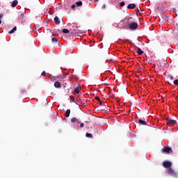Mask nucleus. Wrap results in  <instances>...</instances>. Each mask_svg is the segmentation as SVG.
<instances>
[{
  "label": "nucleus",
  "mask_w": 178,
  "mask_h": 178,
  "mask_svg": "<svg viewBox=\"0 0 178 178\" xmlns=\"http://www.w3.org/2000/svg\"><path fill=\"white\" fill-rule=\"evenodd\" d=\"M54 23H55V24H57V25L60 24V21L59 20V18H58V16H55V17H54Z\"/></svg>",
  "instance_id": "nucleus-7"
},
{
  "label": "nucleus",
  "mask_w": 178,
  "mask_h": 178,
  "mask_svg": "<svg viewBox=\"0 0 178 178\" xmlns=\"http://www.w3.org/2000/svg\"><path fill=\"white\" fill-rule=\"evenodd\" d=\"M172 150L171 148H170L168 146H165L163 149V153H169L170 151Z\"/></svg>",
  "instance_id": "nucleus-5"
},
{
  "label": "nucleus",
  "mask_w": 178,
  "mask_h": 178,
  "mask_svg": "<svg viewBox=\"0 0 178 178\" xmlns=\"http://www.w3.org/2000/svg\"><path fill=\"white\" fill-rule=\"evenodd\" d=\"M172 10H174L175 13H177V9H176V8H172Z\"/></svg>",
  "instance_id": "nucleus-29"
},
{
  "label": "nucleus",
  "mask_w": 178,
  "mask_h": 178,
  "mask_svg": "<svg viewBox=\"0 0 178 178\" xmlns=\"http://www.w3.org/2000/svg\"><path fill=\"white\" fill-rule=\"evenodd\" d=\"M95 1V2H98L99 1V0H94Z\"/></svg>",
  "instance_id": "nucleus-33"
},
{
  "label": "nucleus",
  "mask_w": 178,
  "mask_h": 178,
  "mask_svg": "<svg viewBox=\"0 0 178 178\" xmlns=\"http://www.w3.org/2000/svg\"><path fill=\"white\" fill-rule=\"evenodd\" d=\"M18 1L17 0L13 1V3H11V7L15 8L16 6H17Z\"/></svg>",
  "instance_id": "nucleus-10"
},
{
  "label": "nucleus",
  "mask_w": 178,
  "mask_h": 178,
  "mask_svg": "<svg viewBox=\"0 0 178 178\" xmlns=\"http://www.w3.org/2000/svg\"><path fill=\"white\" fill-rule=\"evenodd\" d=\"M85 122H86V124H90V121H85Z\"/></svg>",
  "instance_id": "nucleus-32"
},
{
  "label": "nucleus",
  "mask_w": 178,
  "mask_h": 178,
  "mask_svg": "<svg viewBox=\"0 0 178 178\" xmlns=\"http://www.w3.org/2000/svg\"><path fill=\"white\" fill-rule=\"evenodd\" d=\"M138 123L142 126H146L147 124V123L145 120H143L141 119H138Z\"/></svg>",
  "instance_id": "nucleus-6"
},
{
  "label": "nucleus",
  "mask_w": 178,
  "mask_h": 178,
  "mask_svg": "<svg viewBox=\"0 0 178 178\" xmlns=\"http://www.w3.org/2000/svg\"><path fill=\"white\" fill-rule=\"evenodd\" d=\"M62 32H63V33L68 34L69 33V30L66 29H64L63 30H62Z\"/></svg>",
  "instance_id": "nucleus-20"
},
{
  "label": "nucleus",
  "mask_w": 178,
  "mask_h": 178,
  "mask_svg": "<svg viewBox=\"0 0 178 178\" xmlns=\"http://www.w3.org/2000/svg\"><path fill=\"white\" fill-rule=\"evenodd\" d=\"M168 174L170 175V177H177V172L172 170V168H168Z\"/></svg>",
  "instance_id": "nucleus-2"
},
{
  "label": "nucleus",
  "mask_w": 178,
  "mask_h": 178,
  "mask_svg": "<svg viewBox=\"0 0 178 178\" xmlns=\"http://www.w3.org/2000/svg\"><path fill=\"white\" fill-rule=\"evenodd\" d=\"M165 124H167L168 126H174L175 124H177V121L168 119L167 121H165Z\"/></svg>",
  "instance_id": "nucleus-3"
},
{
  "label": "nucleus",
  "mask_w": 178,
  "mask_h": 178,
  "mask_svg": "<svg viewBox=\"0 0 178 178\" xmlns=\"http://www.w3.org/2000/svg\"><path fill=\"white\" fill-rule=\"evenodd\" d=\"M80 127H81V128L84 127V123H81V124H80Z\"/></svg>",
  "instance_id": "nucleus-27"
},
{
  "label": "nucleus",
  "mask_w": 178,
  "mask_h": 178,
  "mask_svg": "<svg viewBox=\"0 0 178 178\" xmlns=\"http://www.w3.org/2000/svg\"><path fill=\"white\" fill-rule=\"evenodd\" d=\"M120 6L121 7H123V6H124V1L120 2Z\"/></svg>",
  "instance_id": "nucleus-25"
},
{
  "label": "nucleus",
  "mask_w": 178,
  "mask_h": 178,
  "mask_svg": "<svg viewBox=\"0 0 178 178\" xmlns=\"http://www.w3.org/2000/svg\"><path fill=\"white\" fill-rule=\"evenodd\" d=\"M136 52L138 54V55H143V50H141L140 48H139V47H138V50Z\"/></svg>",
  "instance_id": "nucleus-13"
},
{
  "label": "nucleus",
  "mask_w": 178,
  "mask_h": 178,
  "mask_svg": "<svg viewBox=\"0 0 178 178\" xmlns=\"http://www.w3.org/2000/svg\"><path fill=\"white\" fill-rule=\"evenodd\" d=\"M104 106H106V103H104Z\"/></svg>",
  "instance_id": "nucleus-35"
},
{
  "label": "nucleus",
  "mask_w": 178,
  "mask_h": 178,
  "mask_svg": "<svg viewBox=\"0 0 178 178\" xmlns=\"http://www.w3.org/2000/svg\"><path fill=\"white\" fill-rule=\"evenodd\" d=\"M51 41H52V42L58 43V39L56 38H52Z\"/></svg>",
  "instance_id": "nucleus-17"
},
{
  "label": "nucleus",
  "mask_w": 178,
  "mask_h": 178,
  "mask_svg": "<svg viewBox=\"0 0 178 178\" xmlns=\"http://www.w3.org/2000/svg\"><path fill=\"white\" fill-rule=\"evenodd\" d=\"M71 99H74V97H71Z\"/></svg>",
  "instance_id": "nucleus-34"
},
{
  "label": "nucleus",
  "mask_w": 178,
  "mask_h": 178,
  "mask_svg": "<svg viewBox=\"0 0 178 178\" xmlns=\"http://www.w3.org/2000/svg\"><path fill=\"white\" fill-rule=\"evenodd\" d=\"M174 84H175V86H178V79H175V80Z\"/></svg>",
  "instance_id": "nucleus-24"
},
{
  "label": "nucleus",
  "mask_w": 178,
  "mask_h": 178,
  "mask_svg": "<svg viewBox=\"0 0 178 178\" xmlns=\"http://www.w3.org/2000/svg\"><path fill=\"white\" fill-rule=\"evenodd\" d=\"M172 166L171 161H163V167L165 168H170Z\"/></svg>",
  "instance_id": "nucleus-4"
},
{
  "label": "nucleus",
  "mask_w": 178,
  "mask_h": 178,
  "mask_svg": "<svg viewBox=\"0 0 178 178\" xmlns=\"http://www.w3.org/2000/svg\"><path fill=\"white\" fill-rule=\"evenodd\" d=\"M16 31V26H14V28L13 29V30H11L10 31L8 32L9 34H13V33H15Z\"/></svg>",
  "instance_id": "nucleus-16"
},
{
  "label": "nucleus",
  "mask_w": 178,
  "mask_h": 178,
  "mask_svg": "<svg viewBox=\"0 0 178 178\" xmlns=\"http://www.w3.org/2000/svg\"><path fill=\"white\" fill-rule=\"evenodd\" d=\"M3 13H1L0 14V19L3 18Z\"/></svg>",
  "instance_id": "nucleus-30"
},
{
  "label": "nucleus",
  "mask_w": 178,
  "mask_h": 178,
  "mask_svg": "<svg viewBox=\"0 0 178 178\" xmlns=\"http://www.w3.org/2000/svg\"><path fill=\"white\" fill-rule=\"evenodd\" d=\"M95 99H96V101H97L98 102H99L100 105H102V100H100L99 97H95Z\"/></svg>",
  "instance_id": "nucleus-14"
},
{
  "label": "nucleus",
  "mask_w": 178,
  "mask_h": 178,
  "mask_svg": "<svg viewBox=\"0 0 178 178\" xmlns=\"http://www.w3.org/2000/svg\"><path fill=\"white\" fill-rule=\"evenodd\" d=\"M54 87H55V88H60V83H59L58 81L55 82L54 83Z\"/></svg>",
  "instance_id": "nucleus-9"
},
{
  "label": "nucleus",
  "mask_w": 178,
  "mask_h": 178,
  "mask_svg": "<svg viewBox=\"0 0 178 178\" xmlns=\"http://www.w3.org/2000/svg\"><path fill=\"white\" fill-rule=\"evenodd\" d=\"M136 6L135 3L129 4V6H127V9H135Z\"/></svg>",
  "instance_id": "nucleus-8"
},
{
  "label": "nucleus",
  "mask_w": 178,
  "mask_h": 178,
  "mask_svg": "<svg viewBox=\"0 0 178 178\" xmlns=\"http://www.w3.org/2000/svg\"><path fill=\"white\" fill-rule=\"evenodd\" d=\"M75 8H76V6H75V5H72V6H71V8H72V9H74Z\"/></svg>",
  "instance_id": "nucleus-28"
},
{
  "label": "nucleus",
  "mask_w": 178,
  "mask_h": 178,
  "mask_svg": "<svg viewBox=\"0 0 178 178\" xmlns=\"http://www.w3.org/2000/svg\"><path fill=\"white\" fill-rule=\"evenodd\" d=\"M78 122L79 124H81V122H79L78 120L76 118H73L71 119V122Z\"/></svg>",
  "instance_id": "nucleus-12"
},
{
  "label": "nucleus",
  "mask_w": 178,
  "mask_h": 178,
  "mask_svg": "<svg viewBox=\"0 0 178 178\" xmlns=\"http://www.w3.org/2000/svg\"><path fill=\"white\" fill-rule=\"evenodd\" d=\"M42 76H46V72H44V71H42V74H41Z\"/></svg>",
  "instance_id": "nucleus-26"
},
{
  "label": "nucleus",
  "mask_w": 178,
  "mask_h": 178,
  "mask_svg": "<svg viewBox=\"0 0 178 178\" xmlns=\"http://www.w3.org/2000/svg\"><path fill=\"white\" fill-rule=\"evenodd\" d=\"M65 115L66 118H68L70 115V109L66 110Z\"/></svg>",
  "instance_id": "nucleus-11"
},
{
  "label": "nucleus",
  "mask_w": 178,
  "mask_h": 178,
  "mask_svg": "<svg viewBox=\"0 0 178 178\" xmlns=\"http://www.w3.org/2000/svg\"><path fill=\"white\" fill-rule=\"evenodd\" d=\"M49 79L51 81H56V77L51 76V75H49Z\"/></svg>",
  "instance_id": "nucleus-21"
},
{
  "label": "nucleus",
  "mask_w": 178,
  "mask_h": 178,
  "mask_svg": "<svg viewBox=\"0 0 178 178\" xmlns=\"http://www.w3.org/2000/svg\"><path fill=\"white\" fill-rule=\"evenodd\" d=\"M127 25L129 26V29L131 31H135L138 28V23L134 22L133 17L127 18Z\"/></svg>",
  "instance_id": "nucleus-1"
},
{
  "label": "nucleus",
  "mask_w": 178,
  "mask_h": 178,
  "mask_svg": "<svg viewBox=\"0 0 178 178\" xmlns=\"http://www.w3.org/2000/svg\"><path fill=\"white\" fill-rule=\"evenodd\" d=\"M105 8H106V6H105V4H104V5L102 6V9H105Z\"/></svg>",
  "instance_id": "nucleus-31"
},
{
  "label": "nucleus",
  "mask_w": 178,
  "mask_h": 178,
  "mask_svg": "<svg viewBox=\"0 0 178 178\" xmlns=\"http://www.w3.org/2000/svg\"><path fill=\"white\" fill-rule=\"evenodd\" d=\"M86 138H90V139L92 138V134L90 133H86Z\"/></svg>",
  "instance_id": "nucleus-15"
},
{
  "label": "nucleus",
  "mask_w": 178,
  "mask_h": 178,
  "mask_svg": "<svg viewBox=\"0 0 178 178\" xmlns=\"http://www.w3.org/2000/svg\"><path fill=\"white\" fill-rule=\"evenodd\" d=\"M76 6L80 7L83 5V3H82V1H78V2H76Z\"/></svg>",
  "instance_id": "nucleus-18"
},
{
  "label": "nucleus",
  "mask_w": 178,
  "mask_h": 178,
  "mask_svg": "<svg viewBox=\"0 0 178 178\" xmlns=\"http://www.w3.org/2000/svg\"><path fill=\"white\" fill-rule=\"evenodd\" d=\"M168 79L172 81L174 80V76H172L171 74H168Z\"/></svg>",
  "instance_id": "nucleus-23"
},
{
  "label": "nucleus",
  "mask_w": 178,
  "mask_h": 178,
  "mask_svg": "<svg viewBox=\"0 0 178 178\" xmlns=\"http://www.w3.org/2000/svg\"><path fill=\"white\" fill-rule=\"evenodd\" d=\"M19 19H24V13H20Z\"/></svg>",
  "instance_id": "nucleus-19"
},
{
  "label": "nucleus",
  "mask_w": 178,
  "mask_h": 178,
  "mask_svg": "<svg viewBox=\"0 0 178 178\" xmlns=\"http://www.w3.org/2000/svg\"><path fill=\"white\" fill-rule=\"evenodd\" d=\"M75 92H76V94L80 93V90H79V87H76V89H75Z\"/></svg>",
  "instance_id": "nucleus-22"
}]
</instances>
